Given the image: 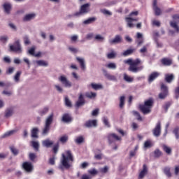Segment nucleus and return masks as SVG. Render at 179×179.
Returning <instances> with one entry per match:
<instances>
[{"mask_svg": "<svg viewBox=\"0 0 179 179\" xmlns=\"http://www.w3.org/2000/svg\"><path fill=\"white\" fill-rule=\"evenodd\" d=\"M72 162H73V155L71 150H67L65 154L62 155L61 164L59 169L64 170V169H71L72 167Z\"/></svg>", "mask_w": 179, "mask_h": 179, "instance_id": "f257e3e1", "label": "nucleus"}, {"mask_svg": "<svg viewBox=\"0 0 179 179\" xmlns=\"http://www.w3.org/2000/svg\"><path fill=\"white\" fill-rule=\"evenodd\" d=\"M124 64H127L129 65L128 68V71L129 72H132V73H138V72H141V71L143 70V66H140L139 64L141 63V59H136V60H133L132 59H128L124 61Z\"/></svg>", "mask_w": 179, "mask_h": 179, "instance_id": "f03ea898", "label": "nucleus"}, {"mask_svg": "<svg viewBox=\"0 0 179 179\" xmlns=\"http://www.w3.org/2000/svg\"><path fill=\"white\" fill-rule=\"evenodd\" d=\"M153 104H155V100H153V98H149L144 101L143 105H139V109L144 115L150 114Z\"/></svg>", "mask_w": 179, "mask_h": 179, "instance_id": "7ed1b4c3", "label": "nucleus"}, {"mask_svg": "<svg viewBox=\"0 0 179 179\" xmlns=\"http://www.w3.org/2000/svg\"><path fill=\"white\" fill-rule=\"evenodd\" d=\"M54 122V113H50L45 120L44 127L42 130V135L45 136V135H48L50 130L51 129V125Z\"/></svg>", "mask_w": 179, "mask_h": 179, "instance_id": "20e7f679", "label": "nucleus"}, {"mask_svg": "<svg viewBox=\"0 0 179 179\" xmlns=\"http://www.w3.org/2000/svg\"><path fill=\"white\" fill-rule=\"evenodd\" d=\"M9 47L10 51H13V52H16V54H22V52H23V49L22 48L20 40L15 41L14 43L10 45Z\"/></svg>", "mask_w": 179, "mask_h": 179, "instance_id": "39448f33", "label": "nucleus"}, {"mask_svg": "<svg viewBox=\"0 0 179 179\" xmlns=\"http://www.w3.org/2000/svg\"><path fill=\"white\" fill-rule=\"evenodd\" d=\"M90 6V4L89 3H85L83 5L79 12H77L72 15H69V17H72L73 16H80V15L88 13V12H90V8H89Z\"/></svg>", "mask_w": 179, "mask_h": 179, "instance_id": "423d86ee", "label": "nucleus"}, {"mask_svg": "<svg viewBox=\"0 0 179 179\" xmlns=\"http://www.w3.org/2000/svg\"><path fill=\"white\" fill-rule=\"evenodd\" d=\"M162 92L159 94V99L161 100H164L166 97L169 95V87L164 84L161 85Z\"/></svg>", "mask_w": 179, "mask_h": 179, "instance_id": "0eeeda50", "label": "nucleus"}, {"mask_svg": "<svg viewBox=\"0 0 179 179\" xmlns=\"http://www.w3.org/2000/svg\"><path fill=\"white\" fill-rule=\"evenodd\" d=\"M152 135H154L156 138H159L160 135H162V122L158 121L152 129Z\"/></svg>", "mask_w": 179, "mask_h": 179, "instance_id": "6e6552de", "label": "nucleus"}, {"mask_svg": "<svg viewBox=\"0 0 179 179\" xmlns=\"http://www.w3.org/2000/svg\"><path fill=\"white\" fill-rule=\"evenodd\" d=\"M58 80L64 85V87H72V83L68 80L66 76L62 75L58 78Z\"/></svg>", "mask_w": 179, "mask_h": 179, "instance_id": "1a4fd4ad", "label": "nucleus"}, {"mask_svg": "<svg viewBox=\"0 0 179 179\" xmlns=\"http://www.w3.org/2000/svg\"><path fill=\"white\" fill-rule=\"evenodd\" d=\"M152 9L155 16H160L162 15V9L157 6V0H154L152 3Z\"/></svg>", "mask_w": 179, "mask_h": 179, "instance_id": "9d476101", "label": "nucleus"}, {"mask_svg": "<svg viewBox=\"0 0 179 179\" xmlns=\"http://www.w3.org/2000/svg\"><path fill=\"white\" fill-rule=\"evenodd\" d=\"M22 167L24 169V170H25V171H27V173H31V171H33L34 166H33V164H31V162H24L22 164Z\"/></svg>", "mask_w": 179, "mask_h": 179, "instance_id": "9b49d317", "label": "nucleus"}, {"mask_svg": "<svg viewBox=\"0 0 179 179\" xmlns=\"http://www.w3.org/2000/svg\"><path fill=\"white\" fill-rule=\"evenodd\" d=\"M109 44L113 45L114 44H120V43H122V37L121 35H115L113 39L108 40Z\"/></svg>", "mask_w": 179, "mask_h": 179, "instance_id": "f8f14e48", "label": "nucleus"}, {"mask_svg": "<svg viewBox=\"0 0 179 179\" xmlns=\"http://www.w3.org/2000/svg\"><path fill=\"white\" fill-rule=\"evenodd\" d=\"M108 141L109 143H114L115 141H121V137L115 134H110L108 135Z\"/></svg>", "mask_w": 179, "mask_h": 179, "instance_id": "ddd939ff", "label": "nucleus"}, {"mask_svg": "<svg viewBox=\"0 0 179 179\" xmlns=\"http://www.w3.org/2000/svg\"><path fill=\"white\" fill-rule=\"evenodd\" d=\"M126 22L127 23V27L129 29H134V27H135V24H134V22H138V19H134L131 17H127L125 18Z\"/></svg>", "mask_w": 179, "mask_h": 179, "instance_id": "4468645a", "label": "nucleus"}, {"mask_svg": "<svg viewBox=\"0 0 179 179\" xmlns=\"http://www.w3.org/2000/svg\"><path fill=\"white\" fill-rule=\"evenodd\" d=\"M85 98L83 97V94L80 93L78 96V100L76 102V107L79 108V107H82V106H85Z\"/></svg>", "mask_w": 179, "mask_h": 179, "instance_id": "2eb2a0df", "label": "nucleus"}, {"mask_svg": "<svg viewBox=\"0 0 179 179\" xmlns=\"http://www.w3.org/2000/svg\"><path fill=\"white\" fill-rule=\"evenodd\" d=\"M76 59V61L80 64V66L82 71H85L86 70V63L85 62V58L77 57Z\"/></svg>", "mask_w": 179, "mask_h": 179, "instance_id": "dca6fc26", "label": "nucleus"}, {"mask_svg": "<svg viewBox=\"0 0 179 179\" xmlns=\"http://www.w3.org/2000/svg\"><path fill=\"white\" fill-rule=\"evenodd\" d=\"M102 71L105 78H106V79H108V80H113V81L117 80V77L108 73V72H107V70L102 69Z\"/></svg>", "mask_w": 179, "mask_h": 179, "instance_id": "f3484780", "label": "nucleus"}, {"mask_svg": "<svg viewBox=\"0 0 179 179\" xmlns=\"http://www.w3.org/2000/svg\"><path fill=\"white\" fill-rule=\"evenodd\" d=\"M36 17V13H29V14H26L22 20L23 22H30V20H33V19H34Z\"/></svg>", "mask_w": 179, "mask_h": 179, "instance_id": "a211bd4d", "label": "nucleus"}, {"mask_svg": "<svg viewBox=\"0 0 179 179\" xmlns=\"http://www.w3.org/2000/svg\"><path fill=\"white\" fill-rule=\"evenodd\" d=\"M86 128H92V127H97V120H92L87 121L84 124Z\"/></svg>", "mask_w": 179, "mask_h": 179, "instance_id": "6ab92c4d", "label": "nucleus"}, {"mask_svg": "<svg viewBox=\"0 0 179 179\" xmlns=\"http://www.w3.org/2000/svg\"><path fill=\"white\" fill-rule=\"evenodd\" d=\"M161 62L162 65H164V66H170V65L173 64V59L164 57L161 59Z\"/></svg>", "mask_w": 179, "mask_h": 179, "instance_id": "aec40b11", "label": "nucleus"}, {"mask_svg": "<svg viewBox=\"0 0 179 179\" xmlns=\"http://www.w3.org/2000/svg\"><path fill=\"white\" fill-rule=\"evenodd\" d=\"M159 76H160V73H159V72L152 73L148 78L149 83H152V82H153V80H155V79H157V78H159Z\"/></svg>", "mask_w": 179, "mask_h": 179, "instance_id": "412c9836", "label": "nucleus"}, {"mask_svg": "<svg viewBox=\"0 0 179 179\" xmlns=\"http://www.w3.org/2000/svg\"><path fill=\"white\" fill-rule=\"evenodd\" d=\"M62 121L63 122H66V123L71 122H72V117H71V115H69L68 113H65L62 116Z\"/></svg>", "mask_w": 179, "mask_h": 179, "instance_id": "4be33fe9", "label": "nucleus"}, {"mask_svg": "<svg viewBox=\"0 0 179 179\" xmlns=\"http://www.w3.org/2000/svg\"><path fill=\"white\" fill-rule=\"evenodd\" d=\"M42 145L44 146V148H51L52 145H54V141H50V139H46L43 141H42Z\"/></svg>", "mask_w": 179, "mask_h": 179, "instance_id": "5701e85b", "label": "nucleus"}, {"mask_svg": "<svg viewBox=\"0 0 179 179\" xmlns=\"http://www.w3.org/2000/svg\"><path fill=\"white\" fill-rule=\"evenodd\" d=\"M13 113H15V110L13 108H8L6 110L5 117L6 118H9V117H12L13 115Z\"/></svg>", "mask_w": 179, "mask_h": 179, "instance_id": "b1692460", "label": "nucleus"}, {"mask_svg": "<svg viewBox=\"0 0 179 179\" xmlns=\"http://www.w3.org/2000/svg\"><path fill=\"white\" fill-rule=\"evenodd\" d=\"M97 20V18L96 17H90L85 20L83 21V24H92V23H94Z\"/></svg>", "mask_w": 179, "mask_h": 179, "instance_id": "393cba45", "label": "nucleus"}, {"mask_svg": "<svg viewBox=\"0 0 179 179\" xmlns=\"http://www.w3.org/2000/svg\"><path fill=\"white\" fill-rule=\"evenodd\" d=\"M123 79L127 83H132V82H134V77H131L130 76H128V74L125 73L123 74Z\"/></svg>", "mask_w": 179, "mask_h": 179, "instance_id": "a878e982", "label": "nucleus"}, {"mask_svg": "<svg viewBox=\"0 0 179 179\" xmlns=\"http://www.w3.org/2000/svg\"><path fill=\"white\" fill-rule=\"evenodd\" d=\"M146 173H148V166H146V164H144L143 166V170L139 173V178H143Z\"/></svg>", "mask_w": 179, "mask_h": 179, "instance_id": "bb28decb", "label": "nucleus"}, {"mask_svg": "<svg viewBox=\"0 0 179 179\" xmlns=\"http://www.w3.org/2000/svg\"><path fill=\"white\" fill-rule=\"evenodd\" d=\"M174 80V75L173 74H165V81L167 83H171Z\"/></svg>", "mask_w": 179, "mask_h": 179, "instance_id": "cd10ccee", "label": "nucleus"}, {"mask_svg": "<svg viewBox=\"0 0 179 179\" xmlns=\"http://www.w3.org/2000/svg\"><path fill=\"white\" fill-rule=\"evenodd\" d=\"M106 68H107L108 69H112L113 71H115V69H117V64L114 63V62H110L108 63L105 65Z\"/></svg>", "mask_w": 179, "mask_h": 179, "instance_id": "c85d7f7f", "label": "nucleus"}, {"mask_svg": "<svg viewBox=\"0 0 179 179\" xmlns=\"http://www.w3.org/2000/svg\"><path fill=\"white\" fill-rule=\"evenodd\" d=\"M106 57L108 59H114L117 57V52L114 50H111L110 52L107 53Z\"/></svg>", "mask_w": 179, "mask_h": 179, "instance_id": "c756f323", "label": "nucleus"}, {"mask_svg": "<svg viewBox=\"0 0 179 179\" xmlns=\"http://www.w3.org/2000/svg\"><path fill=\"white\" fill-rule=\"evenodd\" d=\"M4 11L6 12V13L9 14L10 13V9H12V6L10 5V3H5L3 5Z\"/></svg>", "mask_w": 179, "mask_h": 179, "instance_id": "7c9ffc66", "label": "nucleus"}, {"mask_svg": "<svg viewBox=\"0 0 179 179\" xmlns=\"http://www.w3.org/2000/svg\"><path fill=\"white\" fill-rule=\"evenodd\" d=\"M91 87L94 89V90H100L103 89V85L101 84H96L94 83H91Z\"/></svg>", "mask_w": 179, "mask_h": 179, "instance_id": "2f4dec72", "label": "nucleus"}, {"mask_svg": "<svg viewBox=\"0 0 179 179\" xmlns=\"http://www.w3.org/2000/svg\"><path fill=\"white\" fill-rule=\"evenodd\" d=\"M48 111H50V107L45 106L41 110H39V114L43 117V115H45L48 114Z\"/></svg>", "mask_w": 179, "mask_h": 179, "instance_id": "473e14b6", "label": "nucleus"}, {"mask_svg": "<svg viewBox=\"0 0 179 179\" xmlns=\"http://www.w3.org/2000/svg\"><path fill=\"white\" fill-rule=\"evenodd\" d=\"M170 26L176 30V33H179V27L176 21H171Z\"/></svg>", "mask_w": 179, "mask_h": 179, "instance_id": "72a5a7b5", "label": "nucleus"}, {"mask_svg": "<svg viewBox=\"0 0 179 179\" xmlns=\"http://www.w3.org/2000/svg\"><path fill=\"white\" fill-rule=\"evenodd\" d=\"M94 39L99 43H103L106 41V38L100 34H96L94 37Z\"/></svg>", "mask_w": 179, "mask_h": 179, "instance_id": "f704fd0d", "label": "nucleus"}, {"mask_svg": "<svg viewBox=\"0 0 179 179\" xmlns=\"http://www.w3.org/2000/svg\"><path fill=\"white\" fill-rule=\"evenodd\" d=\"M31 134L32 138H38V129L37 127L32 129Z\"/></svg>", "mask_w": 179, "mask_h": 179, "instance_id": "c9c22d12", "label": "nucleus"}, {"mask_svg": "<svg viewBox=\"0 0 179 179\" xmlns=\"http://www.w3.org/2000/svg\"><path fill=\"white\" fill-rule=\"evenodd\" d=\"M36 63L38 66H48V63L44 60H37Z\"/></svg>", "mask_w": 179, "mask_h": 179, "instance_id": "e433bc0d", "label": "nucleus"}, {"mask_svg": "<svg viewBox=\"0 0 179 179\" xmlns=\"http://www.w3.org/2000/svg\"><path fill=\"white\" fill-rule=\"evenodd\" d=\"M162 149H163L164 152L167 153V155L171 154V148L170 147L167 146L166 145L164 144L162 145Z\"/></svg>", "mask_w": 179, "mask_h": 179, "instance_id": "4c0bfd02", "label": "nucleus"}, {"mask_svg": "<svg viewBox=\"0 0 179 179\" xmlns=\"http://www.w3.org/2000/svg\"><path fill=\"white\" fill-rule=\"evenodd\" d=\"M76 143L80 145V143H83L85 142V138L83 136H80L76 138L75 140Z\"/></svg>", "mask_w": 179, "mask_h": 179, "instance_id": "58836bf2", "label": "nucleus"}, {"mask_svg": "<svg viewBox=\"0 0 179 179\" xmlns=\"http://www.w3.org/2000/svg\"><path fill=\"white\" fill-rule=\"evenodd\" d=\"M10 150L14 156H17L19 155V150H17L14 146L10 147Z\"/></svg>", "mask_w": 179, "mask_h": 179, "instance_id": "ea45409f", "label": "nucleus"}, {"mask_svg": "<svg viewBox=\"0 0 179 179\" xmlns=\"http://www.w3.org/2000/svg\"><path fill=\"white\" fill-rule=\"evenodd\" d=\"M86 97H87L88 99H94L96 96L97 94H96V92H87L85 94Z\"/></svg>", "mask_w": 179, "mask_h": 179, "instance_id": "a19ab883", "label": "nucleus"}, {"mask_svg": "<svg viewBox=\"0 0 179 179\" xmlns=\"http://www.w3.org/2000/svg\"><path fill=\"white\" fill-rule=\"evenodd\" d=\"M164 173L166 176V177H171V172H170V167L166 166L164 169Z\"/></svg>", "mask_w": 179, "mask_h": 179, "instance_id": "79ce46f5", "label": "nucleus"}, {"mask_svg": "<svg viewBox=\"0 0 179 179\" xmlns=\"http://www.w3.org/2000/svg\"><path fill=\"white\" fill-rule=\"evenodd\" d=\"M20 75H22V71H17V73H15V75L14 76L15 82H16V83L19 82V80L20 79Z\"/></svg>", "mask_w": 179, "mask_h": 179, "instance_id": "37998d69", "label": "nucleus"}, {"mask_svg": "<svg viewBox=\"0 0 179 179\" xmlns=\"http://www.w3.org/2000/svg\"><path fill=\"white\" fill-rule=\"evenodd\" d=\"M134 51H135V49H129V50H125L122 55L124 57H127V55H131V54H132L134 52Z\"/></svg>", "mask_w": 179, "mask_h": 179, "instance_id": "c03bdc74", "label": "nucleus"}, {"mask_svg": "<svg viewBox=\"0 0 179 179\" xmlns=\"http://www.w3.org/2000/svg\"><path fill=\"white\" fill-rule=\"evenodd\" d=\"M36 52V46H32L29 50H28L27 53L29 54V55H32V57H34Z\"/></svg>", "mask_w": 179, "mask_h": 179, "instance_id": "a18cd8bd", "label": "nucleus"}, {"mask_svg": "<svg viewBox=\"0 0 179 179\" xmlns=\"http://www.w3.org/2000/svg\"><path fill=\"white\" fill-rule=\"evenodd\" d=\"M31 145L34 149H35V150H38V148H40V143H38V142L31 141Z\"/></svg>", "mask_w": 179, "mask_h": 179, "instance_id": "49530a36", "label": "nucleus"}, {"mask_svg": "<svg viewBox=\"0 0 179 179\" xmlns=\"http://www.w3.org/2000/svg\"><path fill=\"white\" fill-rule=\"evenodd\" d=\"M102 121L105 127H107V128H110V122H108V118H107L106 117H103L102 118Z\"/></svg>", "mask_w": 179, "mask_h": 179, "instance_id": "de8ad7c7", "label": "nucleus"}, {"mask_svg": "<svg viewBox=\"0 0 179 179\" xmlns=\"http://www.w3.org/2000/svg\"><path fill=\"white\" fill-rule=\"evenodd\" d=\"M125 104V96H120V108H122V107H124V105Z\"/></svg>", "mask_w": 179, "mask_h": 179, "instance_id": "09e8293b", "label": "nucleus"}, {"mask_svg": "<svg viewBox=\"0 0 179 179\" xmlns=\"http://www.w3.org/2000/svg\"><path fill=\"white\" fill-rule=\"evenodd\" d=\"M16 134V130H10L8 132H6L3 136V138H6V136H10L13 134Z\"/></svg>", "mask_w": 179, "mask_h": 179, "instance_id": "8fccbe9b", "label": "nucleus"}, {"mask_svg": "<svg viewBox=\"0 0 179 179\" xmlns=\"http://www.w3.org/2000/svg\"><path fill=\"white\" fill-rule=\"evenodd\" d=\"M8 40H9V38L8 37V36H0V41H1V43H3V44L6 43Z\"/></svg>", "mask_w": 179, "mask_h": 179, "instance_id": "3c124183", "label": "nucleus"}, {"mask_svg": "<svg viewBox=\"0 0 179 179\" xmlns=\"http://www.w3.org/2000/svg\"><path fill=\"white\" fill-rule=\"evenodd\" d=\"M132 113L133 115H134L135 117L137 118L138 121H142V117L141 116V114L138 113V111L134 110Z\"/></svg>", "mask_w": 179, "mask_h": 179, "instance_id": "603ef678", "label": "nucleus"}, {"mask_svg": "<svg viewBox=\"0 0 179 179\" xmlns=\"http://www.w3.org/2000/svg\"><path fill=\"white\" fill-rule=\"evenodd\" d=\"M154 156L155 157H160L162 156V151L159 149L155 150L154 152Z\"/></svg>", "mask_w": 179, "mask_h": 179, "instance_id": "864d4df0", "label": "nucleus"}, {"mask_svg": "<svg viewBox=\"0 0 179 179\" xmlns=\"http://www.w3.org/2000/svg\"><path fill=\"white\" fill-rule=\"evenodd\" d=\"M69 50L73 54H76L77 52H79V50L76 48H74V47H69Z\"/></svg>", "mask_w": 179, "mask_h": 179, "instance_id": "5fc2aeb1", "label": "nucleus"}, {"mask_svg": "<svg viewBox=\"0 0 179 179\" xmlns=\"http://www.w3.org/2000/svg\"><path fill=\"white\" fill-rule=\"evenodd\" d=\"M65 104L67 107H72V102L68 97H65Z\"/></svg>", "mask_w": 179, "mask_h": 179, "instance_id": "6e6d98bb", "label": "nucleus"}, {"mask_svg": "<svg viewBox=\"0 0 179 179\" xmlns=\"http://www.w3.org/2000/svg\"><path fill=\"white\" fill-rule=\"evenodd\" d=\"M171 106V102H166L163 108L165 109L166 113H167L169 108H170V106Z\"/></svg>", "mask_w": 179, "mask_h": 179, "instance_id": "4d7b16f0", "label": "nucleus"}, {"mask_svg": "<svg viewBox=\"0 0 179 179\" xmlns=\"http://www.w3.org/2000/svg\"><path fill=\"white\" fill-rule=\"evenodd\" d=\"M101 12L103 15H108V16H111V15H113V13L111 12H110V10H108L106 9H102V10H101Z\"/></svg>", "mask_w": 179, "mask_h": 179, "instance_id": "13d9d810", "label": "nucleus"}, {"mask_svg": "<svg viewBox=\"0 0 179 179\" xmlns=\"http://www.w3.org/2000/svg\"><path fill=\"white\" fill-rule=\"evenodd\" d=\"M178 132H179V128L178 127L175 128L173 130V134L176 136V139H179Z\"/></svg>", "mask_w": 179, "mask_h": 179, "instance_id": "bf43d9fd", "label": "nucleus"}, {"mask_svg": "<svg viewBox=\"0 0 179 179\" xmlns=\"http://www.w3.org/2000/svg\"><path fill=\"white\" fill-rule=\"evenodd\" d=\"M88 173L91 174V176H94L97 174L98 171L97 170H96V169H92L88 170Z\"/></svg>", "mask_w": 179, "mask_h": 179, "instance_id": "052dcab7", "label": "nucleus"}, {"mask_svg": "<svg viewBox=\"0 0 179 179\" xmlns=\"http://www.w3.org/2000/svg\"><path fill=\"white\" fill-rule=\"evenodd\" d=\"M59 141L62 142V143H65V142L68 141V136H62Z\"/></svg>", "mask_w": 179, "mask_h": 179, "instance_id": "680f3d73", "label": "nucleus"}, {"mask_svg": "<svg viewBox=\"0 0 179 179\" xmlns=\"http://www.w3.org/2000/svg\"><path fill=\"white\" fill-rule=\"evenodd\" d=\"M36 157H37L36 154L29 153V159L31 160V162H34V159H36Z\"/></svg>", "mask_w": 179, "mask_h": 179, "instance_id": "e2e57ef3", "label": "nucleus"}, {"mask_svg": "<svg viewBox=\"0 0 179 179\" xmlns=\"http://www.w3.org/2000/svg\"><path fill=\"white\" fill-rule=\"evenodd\" d=\"M24 43L25 45H29V44H30V40L29 39V36H26L24 37Z\"/></svg>", "mask_w": 179, "mask_h": 179, "instance_id": "0e129e2a", "label": "nucleus"}, {"mask_svg": "<svg viewBox=\"0 0 179 179\" xmlns=\"http://www.w3.org/2000/svg\"><path fill=\"white\" fill-rule=\"evenodd\" d=\"M13 72H15V67H9L6 73H8V75H12Z\"/></svg>", "mask_w": 179, "mask_h": 179, "instance_id": "69168bd1", "label": "nucleus"}, {"mask_svg": "<svg viewBox=\"0 0 179 179\" xmlns=\"http://www.w3.org/2000/svg\"><path fill=\"white\" fill-rule=\"evenodd\" d=\"M144 148H152V143L150 141H147L144 143Z\"/></svg>", "mask_w": 179, "mask_h": 179, "instance_id": "338daca9", "label": "nucleus"}, {"mask_svg": "<svg viewBox=\"0 0 179 179\" xmlns=\"http://www.w3.org/2000/svg\"><path fill=\"white\" fill-rule=\"evenodd\" d=\"M175 97H176V99H178L179 98V87H177L175 89Z\"/></svg>", "mask_w": 179, "mask_h": 179, "instance_id": "774afa93", "label": "nucleus"}]
</instances>
